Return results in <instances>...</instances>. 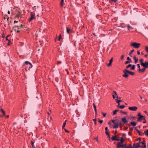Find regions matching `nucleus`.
I'll use <instances>...</instances> for the list:
<instances>
[{"mask_svg": "<svg viewBox=\"0 0 148 148\" xmlns=\"http://www.w3.org/2000/svg\"><path fill=\"white\" fill-rule=\"evenodd\" d=\"M25 64H24V65H25V64L26 65L25 66V70L26 71H27V69L28 68V70H29L32 67V64L29 62L26 61L25 62Z\"/></svg>", "mask_w": 148, "mask_h": 148, "instance_id": "1", "label": "nucleus"}, {"mask_svg": "<svg viewBox=\"0 0 148 148\" xmlns=\"http://www.w3.org/2000/svg\"><path fill=\"white\" fill-rule=\"evenodd\" d=\"M21 12L18 10H17L16 12L15 17L18 18L19 19V21H21V19L22 17L21 16Z\"/></svg>", "mask_w": 148, "mask_h": 148, "instance_id": "2", "label": "nucleus"}, {"mask_svg": "<svg viewBox=\"0 0 148 148\" xmlns=\"http://www.w3.org/2000/svg\"><path fill=\"white\" fill-rule=\"evenodd\" d=\"M30 17L28 20L29 22H30L32 20L35 19L36 18L35 13L34 12H30Z\"/></svg>", "mask_w": 148, "mask_h": 148, "instance_id": "3", "label": "nucleus"}, {"mask_svg": "<svg viewBox=\"0 0 148 148\" xmlns=\"http://www.w3.org/2000/svg\"><path fill=\"white\" fill-rule=\"evenodd\" d=\"M140 44L136 42H132L130 45L131 46L136 48H138L140 47Z\"/></svg>", "mask_w": 148, "mask_h": 148, "instance_id": "4", "label": "nucleus"}, {"mask_svg": "<svg viewBox=\"0 0 148 148\" xmlns=\"http://www.w3.org/2000/svg\"><path fill=\"white\" fill-rule=\"evenodd\" d=\"M123 72L124 74L122 75L123 77L125 78H128L129 75H128V73H127V69H125L123 70Z\"/></svg>", "mask_w": 148, "mask_h": 148, "instance_id": "5", "label": "nucleus"}, {"mask_svg": "<svg viewBox=\"0 0 148 148\" xmlns=\"http://www.w3.org/2000/svg\"><path fill=\"white\" fill-rule=\"evenodd\" d=\"M128 109L132 111H136L138 109V108L136 106L130 107L128 108Z\"/></svg>", "mask_w": 148, "mask_h": 148, "instance_id": "6", "label": "nucleus"}, {"mask_svg": "<svg viewBox=\"0 0 148 148\" xmlns=\"http://www.w3.org/2000/svg\"><path fill=\"white\" fill-rule=\"evenodd\" d=\"M121 120L122 122L124 123L123 124L126 123L128 121L126 119V118L125 117L122 118L121 119Z\"/></svg>", "mask_w": 148, "mask_h": 148, "instance_id": "7", "label": "nucleus"}, {"mask_svg": "<svg viewBox=\"0 0 148 148\" xmlns=\"http://www.w3.org/2000/svg\"><path fill=\"white\" fill-rule=\"evenodd\" d=\"M145 116H140L138 118H137V121L138 122H140L141 120H143L142 119H143L145 118Z\"/></svg>", "mask_w": 148, "mask_h": 148, "instance_id": "8", "label": "nucleus"}, {"mask_svg": "<svg viewBox=\"0 0 148 148\" xmlns=\"http://www.w3.org/2000/svg\"><path fill=\"white\" fill-rule=\"evenodd\" d=\"M112 141L116 140L117 141H119L120 140V139L116 138V136H112Z\"/></svg>", "mask_w": 148, "mask_h": 148, "instance_id": "9", "label": "nucleus"}, {"mask_svg": "<svg viewBox=\"0 0 148 148\" xmlns=\"http://www.w3.org/2000/svg\"><path fill=\"white\" fill-rule=\"evenodd\" d=\"M144 67L146 68H148V62H145V63L142 65Z\"/></svg>", "mask_w": 148, "mask_h": 148, "instance_id": "10", "label": "nucleus"}, {"mask_svg": "<svg viewBox=\"0 0 148 148\" xmlns=\"http://www.w3.org/2000/svg\"><path fill=\"white\" fill-rule=\"evenodd\" d=\"M117 148H123V143H118L116 145Z\"/></svg>", "mask_w": 148, "mask_h": 148, "instance_id": "11", "label": "nucleus"}, {"mask_svg": "<svg viewBox=\"0 0 148 148\" xmlns=\"http://www.w3.org/2000/svg\"><path fill=\"white\" fill-rule=\"evenodd\" d=\"M114 125H112V127L113 128L116 129L118 128V124L116 122L114 123Z\"/></svg>", "mask_w": 148, "mask_h": 148, "instance_id": "12", "label": "nucleus"}, {"mask_svg": "<svg viewBox=\"0 0 148 148\" xmlns=\"http://www.w3.org/2000/svg\"><path fill=\"white\" fill-rule=\"evenodd\" d=\"M113 61V58H112L111 59L109 60V63L107 64L108 66H109L111 65Z\"/></svg>", "mask_w": 148, "mask_h": 148, "instance_id": "13", "label": "nucleus"}, {"mask_svg": "<svg viewBox=\"0 0 148 148\" xmlns=\"http://www.w3.org/2000/svg\"><path fill=\"white\" fill-rule=\"evenodd\" d=\"M146 69V68L144 67L142 69H139L138 70V71L139 72H141L143 73L145 71Z\"/></svg>", "mask_w": 148, "mask_h": 148, "instance_id": "14", "label": "nucleus"}, {"mask_svg": "<svg viewBox=\"0 0 148 148\" xmlns=\"http://www.w3.org/2000/svg\"><path fill=\"white\" fill-rule=\"evenodd\" d=\"M66 32L68 34H70L72 30L68 27H66Z\"/></svg>", "mask_w": 148, "mask_h": 148, "instance_id": "15", "label": "nucleus"}, {"mask_svg": "<svg viewBox=\"0 0 148 148\" xmlns=\"http://www.w3.org/2000/svg\"><path fill=\"white\" fill-rule=\"evenodd\" d=\"M127 73L128 74L130 75H134L135 74V73L134 72L131 71L127 70Z\"/></svg>", "mask_w": 148, "mask_h": 148, "instance_id": "16", "label": "nucleus"}, {"mask_svg": "<svg viewBox=\"0 0 148 148\" xmlns=\"http://www.w3.org/2000/svg\"><path fill=\"white\" fill-rule=\"evenodd\" d=\"M114 92L115 93V95H114L112 96L113 98L114 99L115 98V96H116V98H117L118 99H120V97H118V96H117V93H116V92L114 91Z\"/></svg>", "mask_w": 148, "mask_h": 148, "instance_id": "17", "label": "nucleus"}, {"mask_svg": "<svg viewBox=\"0 0 148 148\" xmlns=\"http://www.w3.org/2000/svg\"><path fill=\"white\" fill-rule=\"evenodd\" d=\"M120 142H119L118 143H123V142L124 141V140L123 138V137H122L121 139H120Z\"/></svg>", "mask_w": 148, "mask_h": 148, "instance_id": "18", "label": "nucleus"}, {"mask_svg": "<svg viewBox=\"0 0 148 148\" xmlns=\"http://www.w3.org/2000/svg\"><path fill=\"white\" fill-rule=\"evenodd\" d=\"M130 124L131 125L133 126H135L136 125V123L134 121L131 122H130Z\"/></svg>", "mask_w": 148, "mask_h": 148, "instance_id": "19", "label": "nucleus"}, {"mask_svg": "<svg viewBox=\"0 0 148 148\" xmlns=\"http://www.w3.org/2000/svg\"><path fill=\"white\" fill-rule=\"evenodd\" d=\"M144 133L145 135L148 136V130H145Z\"/></svg>", "mask_w": 148, "mask_h": 148, "instance_id": "20", "label": "nucleus"}, {"mask_svg": "<svg viewBox=\"0 0 148 148\" xmlns=\"http://www.w3.org/2000/svg\"><path fill=\"white\" fill-rule=\"evenodd\" d=\"M134 51V49H132L131 51L130 52L129 54V55L131 57H132V54Z\"/></svg>", "mask_w": 148, "mask_h": 148, "instance_id": "21", "label": "nucleus"}, {"mask_svg": "<svg viewBox=\"0 0 148 148\" xmlns=\"http://www.w3.org/2000/svg\"><path fill=\"white\" fill-rule=\"evenodd\" d=\"M67 120H66L65 122H64V123H63V125L62 126V129H65L64 128V127L65 126V125H66V121Z\"/></svg>", "mask_w": 148, "mask_h": 148, "instance_id": "22", "label": "nucleus"}, {"mask_svg": "<svg viewBox=\"0 0 148 148\" xmlns=\"http://www.w3.org/2000/svg\"><path fill=\"white\" fill-rule=\"evenodd\" d=\"M116 103H118V104H119V105H120V102H121L122 101L121 100H119V99H116Z\"/></svg>", "mask_w": 148, "mask_h": 148, "instance_id": "23", "label": "nucleus"}, {"mask_svg": "<svg viewBox=\"0 0 148 148\" xmlns=\"http://www.w3.org/2000/svg\"><path fill=\"white\" fill-rule=\"evenodd\" d=\"M34 141H35L34 140V141H31V144L33 148H35V146L34 144Z\"/></svg>", "mask_w": 148, "mask_h": 148, "instance_id": "24", "label": "nucleus"}, {"mask_svg": "<svg viewBox=\"0 0 148 148\" xmlns=\"http://www.w3.org/2000/svg\"><path fill=\"white\" fill-rule=\"evenodd\" d=\"M0 111L2 113L3 116H5V112L2 108L0 110Z\"/></svg>", "mask_w": 148, "mask_h": 148, "instance_id": "25", "label": "nucleus"}, {"mask_svg": "<svg viewBox=\"0 0 148 148\" xmlns=\"http://www.w3.org/2000/svg\"><path fill=\"white\" fill-rule=\"evenodd\" d=\"M14 28L16 29V30H18L19 29V26H16L15 25L13 27V29H14Z\"/></svg>", "mask_w": 148, "mask_h": 148, "instance_id": "26", "label": "nucleus"}, {"mask_svg": "<svg viewBox=\"0 0 148 148\" xmlns=\"http://www.w3.org/2000/svg\"><path fill=\"white\" fill-rule=\"evenodd\" d=\"M119 111V110H115L114 111H113V115H115L116 114H117L116 112Z\"/></svg>", "mask_w": 148, "mask_h": 148, "instance_id": "27", "label": "nucleus"}, {"mask_svg": "<svg viewBox=\"0 0 148 148\" xmlns=\"http://www.w3.org/2000/svg\"><path fill=\"white\" fill-rule=\"evenodd\" d=\"M143 59H140L139 60V61L140 62V64L141 66H142V65L144 63H143Z\"/></svg>", "mask_w": 148, "mask_h": 148, "instance_id": "28", "label": "nucleus"}, {"mask_svg": "<svg viewBox=\"0 0 148 148\" xmlns=\"http://www.w3.org/2000/svg\"><path fill=\"white\" fill-rule=\"evenodd\" d=\"M64 0H61L60 5L61 7H63V6Z\"/></svg>", "mask_w": 148, "mask_h": 148, "instance_id": "29", "label": "nucleus"}, {"mask_svg": "<svg viewBox=\"0 0 148 148\" xmlns=\"http://www.w3.org/2000/svg\"><path fill=\"white\" fill-rule=\"evenodd\" d=\"M133 148H138V147L137 145V144L136 143H134L133 144Z\"/></svg>", "mask_w": 148, "mask_h": 148, "instance_id": "30", "label": "nucleus"}, {"mask_svg": "<svg viewBox=\"0 0 148 148\" xmlns=\"http://www.w3.org/2000/svg\"><path fill=\"white\" fill-rule=\"evenodd\" d=\"M117 1V0H110V2L111 3L113 2H114V3H116Z\"/></svg>", "mask_w": 148, "mask_h": 148, "instance_id": "31", "label": "nucleus"}, {"mask_svg": "<svg viewBox=\"0 0 148 148\" xmlns=\"http://www.w3.org/2000/svg\"><path fill=\"white\" fill-rule=\"evenodd\" d=\"M132 67L130 69L131 70H134L135 69V65H132Z\"/></svg>", "mask_w": 148, "mask_h": 148, "instance_id": "32", "label": "nucleus"}, {"mask_svg": "<svg viewBox=\"0 0 148 148\" xmlns=\"http://www.w3.org/2000/svg\"><path fill=\"white\" fill-rule=\"evenodd\" d=\"M132 66V65L131 64H129L126 67V69H128L129 67H131Z\"/></svg>", "mask_w": 148, "mask_h": 148, "instance_id": "33", "label": "nucleus"}, {"mask_svg": "<svg viewBox=\"0 0 148 148\" xmlns=\"http://www.w3.org/2000/svg\"><path fill=\"white\" fill-rule=\"evenodd\" d=\"M119 125L120 127V128H121L123 126V125H122V123L121 122H120L119 123Z\"/></svg>", "mask_w": 148, "mask_h": 148, "instance_id": "34", "label": "nucleus"}, {"mask_svg": "<svg viewBox=\"0 0 148 148\" xmlns=\"http://www.w3.org/2000/svg\"><path fill=\"white\" fill-rule=\"evenodd\" d=\"M127 59L128 60V61H129L130 62H132V60L131 58H130L129 57H127Z\"/></svg>", "mask_w": 148, "mask_h": 148, "instance_id": "35", "label": "nucleus"}, {"mask_svg": "<svg viewBox=\"0 0 148 148\" xmlns=\"http://www.w3.org/2000/svg\"><path fill=\"white\" fill-rule=\"evenodd\" d=\"M127 146L126 144H123V148H127Z\"/></svg>", "mask_w": 148, "mask_h": 148, "instance_id": "36", "label": "nucleus"}, {"mask_svg": "<svg viewBox=\"0 0 148 148\" xmlns=\"http://www.w3.org/2000/svg\"><path fill=\"white\" fill-rule=\"evenodd\" d=\"M125 107V105H122L120 106V107H119V108L121 109H123Z\"/></svg>", "mask_w": 148, "mask_h": 148, "instance_id": "37", "label": "nucleus"}, {"mask_svg": "<svg viewBox=\"0 0 148 148\" xmlns=\"http://www.w3.org/2000/svg\"><path fill=\"white\" fill-rule=\"evenodd\" d=\"M141 148H146V144L143 145L142 146H141Z\"/></svg>", "mask_w": 148, "mask_h": 148, "instance_id": "38", "label": "nucleus"}, {"mask_svg": "<svg viewBox=\"0 0 148 148\" xmlns=\"http://www.w3.org/2000/svg\"><path fill=\"white\" fill-rule=\"evenodd\" d=\"M134 129L137 131L138 133H139L140 131L137 129L136 127H135Z\"/></svg>", "mask_w": 148, "mask_h": 148, "instance_id": "39", "label": "nucleus"}, {"mask_svg": "<svg viewBox=\"0 0 148 148\" xmlns=\"http://www.w3.org/2000/svg\"><path fill=\"white\" fill-rule=\"evenodd\" d=\"M120 112L124 114H127V112H124L122 110H121L120 111Z\"/></svg>", "mask_w": 148, "mask_h": 148, "instance_id": "40", "label": "nucleus"}, {"mask_svg": "<svg viewBox=\"0 0 148 148\" xmlns=\"http://www.w3.org/2000/svg\"><path fill=\"white\" fill-rule=\"evenodd\" d=\"M138 133V134L140 136H142L144 135V133H141L140 131L139 133Z\"/></svg>", "mask_w": 148, "mask_h": 148, "instance_id": "41", "label": "nucleus"}, {"mask_svg": "<svg viewBox=\"0 0 148 148\" xmlns=\"http://www.w3.org/2000/svg\"><path fill=\"white\" fill-rule=\"evenodd\" d=\"M93 121L94 122V124L95 125H97V122H96V119H93Z\"/></svg>", "mask_w": 148, "mask_h": 148, "instance_id": "42", "label": "nucleus"}, {"mask_svg": "<svg viewBox=\"0 0 148 148\" xmlns=\"http://www.w3.org/2000/svg\"><path fill=\"white\" fill-rule=\"evenodd\" d=\"M99 120V122L100 123H102L103 122V121L102 120H101L99 118L98 119Z\"/></svg>", "mask_w": 148, "mask_h": 148, "instance_id": "43", "label": "nucleus"}, {"mask_svg": "<svg viewBox=\"0 0 148 148\" xmlns=\"http://www.w3.org/2000/svg\"><path fill=\"white\" fill-rule=\"evenodd\" d=\"M117 121V119H116V120H111V121L114 124V123L115 122V121Z\"/></svg>", "mask_w": 148, "mask_h": 148, "instance_id": "44", "label": "nucleus"}, {"mask_svg": "<svg viewBox=\"0 0 148 148\" xmlns=\"http://www.w3.org/2000/svg\"><path fill=\"white\" fill-rule=\"evenodd\" d=\"M6 18H7V20L8 21V19H9V18L7 16V15H5V16L4 18V19H5Z\"/></svg>", "mask_w": 148, "mask_h": 148, "instance_id": "45", "label": "nucleus"}, {"mask_svg": "<svg viewBox=\"0 0 148 148\" xmlns=\"http://www.w3.org/2000/svg\"><path fill=\"white\" fill-rule=\"evenodd\" d=\"M128 29L130 30V29L132 28L130 26V25L128 24L127 25Z\"/></svg>", "mask_w": 148, "mask_h": 148, "instance_id": "46", "label": "nucleus"}, {"mask_svg": "<svg viewBox=\"0 0 148 148\" xmlns=\"http://www.w3.org/2000/svg\"><path fill=\"white\" fill-rule=\"evenodd\" d=\"M143 119V120H144L143 122V123H146L147 121L145 119V118H143V119Z\"/></svg>", "mask_w": 148, "mask_h": 148, "instance_id": "47", "label": "nucleus"}, {"mask_svg": "<svg viewBox=\"0 0 148 148\" xmlns=\"http://www.w3.org/2000/svg\"><path fill=\"white\" fill-rule=\"evenodd\" d=\"M127 148H133V146H132L131 145H130L129 146H128Z\"/></svg>", "mask_w": 148, "mask_h": 148, "instance_id": "48", "label": "nucleus"}, {"mask_svg": "<svg viewBox=\"0 0 148 148\" xmlns=\"http://www.w3.org/2000/svg\"><path fill=\"white\" fill-rule=\"evenodd\" d=\"M102 114H103V116L105 117L106 115V113H104L103 112H102Z\"/></svg>", "mask_w": 148, "mask_h": 148, "instance_id": "49", "label": "nucleus"}, {"mask_svg": "<svg viewBox=\"0 0 148 148\" xmlns=\"http://www.w3.org/2000/svg\"><path fill=\"white\" fill-rule=\"evenodd\" d=\"M130 63L131 62H130L129 61H127L125 62V64H127L128 63Z\"/></svg>", "mask_w": 148, "mask_h": 148, "instance_id": "50", "label": "nucleus"}, {"mask_svg": "<svg viewBox=\"0 0 148 148\" xmlns=\"http://www.w3.org/2000/svg\"><path fill=\"white\" fill-rule=\"evenodd\" d=\"M61 37H62L61 35V34H60L59 38H58V40L60 41L61 40Z\"/></svg>", "mask_w": 148, "mask_h": 148, "instance_id": "51", "label": "nucleus"}, {"mask_svg": "<svg viewBox=\"0 0 148 148\" xmlns=\"http://www.w3.org/2000/svg\"><path fill=\"white\" fill-rule=\"evenodd\" d=\"M109 130H108V131H106V132H105V133L107 135H108L109 134Z\"/></svg>", "mask_w": 148, "mask_h": 148, "instance_id": "52", "label": "nucleus"}, {"mask_svg": "<svg viewBox=\"0 0 148 148\" xmlns=\"http://www.w3.org/2000/svg\"><path fill=\"white\" fill-rule=\"evenodd\" d=\"M6 40H8L9 42L8 43H9L10 42V40L8 39V38H7V37H6Z\"/></svg>", "mask_w": 148, "mask_h": 148, "instance_id": "53", "label": "nucleus"}, {"mask_svg": "<svg viewBox=\"0 0 148 148\" xmlns=\"http://www.w3.org/2000/svg\"><path fill=\"white\" fill-rule=\"evenodd\" d=\"M138 58L136 59V60H135V62H134L135 64H136L138 62Z\"/></svg>", "mask_w": 148, "mask_h": 148, "instance_id": "54", "label": "nucleus"}, {"mask_svg": "<svg viewBox=\"0 0 148 148\" xmlns=\"http://www.w3.org/2000/svg\"><path fill=\"white\" fill-rule=\"evenodd\" d=\"M145 142V141L144 140L143 142H141V143L143 144V145L146 144Z\"/></svg>", "mask_w": 148, "mask_h": 148, "instance_id": "55", "label": "nucleus"}, {"mask_svg": "<svg viewBox=\"0 0 148 148\" xmlns=\"http://www.w3.org/2000/svg\"><path fill=\"white\" fill-rule=\"evenodd\" d=\"M138 147L139 148L140 147H141V146L140 145V144H139V143H136Z\"/></svg>", "mask_w": 148, "mask_h": 148, "instance_id": "56", "label": "nucleus"}, {"mask_svg": "<svg viewBox=\"0 0 148 148\" xmlns=\"http://www.w3.org/2000/svg\"><path fill=\"white\" fill-rule=\"evenodd\" d=\"M136 140H138L139 141H140L141 140V138L139 137V138H137V139H136Z\"/></svg>", "mask_w": 148, "mask_h": 148, "instance_id": "57", "label": "nucleus"}, {"mask_svg": "<svg viewBox=\"0 0 148 148\" xmlns=\"http://www.w3.org/2000/svg\"><path fill=\"white\" fill-rule=\"evenodd\" d=\"M62 63V62L61 61H58L57 62V64H59Z\"/></svg>", "mask_w": 148, "mask_h": 148, "instance_id": "58", "label": "nucleus"}, {"mask_svg": "<svg viewBox=\"0 0 148 148\" xmlns=\"http://www.w3.org/2000/svg\"><path fill=\"white\" fill-rule=\"evenodd\" d=\"M64 130L65 131L68 133H70V132L68 130H66V129H65V128L64 129Z\"/></svg>", "mask_w": 148, "mask_h": 148, "instance_id": "59", "label": "nucleus"}, {"mask_svg": "<svg viewBox=\"0 0 148 148\" xmlns=\"http://www.w3.org/2000/svg\"><path fill=\"white\" fill-rule=\"evenodd\" d=\"M134 128V127H132L131 128H130V131H132L133 130Z\"/></svg>", "mask_w": 148, "mask_h": 148, "instance_id": "60", "label": "nucleus"}, {"mask_svg": "<svg viewBox=\"0 0 148 148\" xmlns=\"http://www.w3.org/2000/svg\"><path fill=\"white\" fill-rule=\"evenodd\" d=\"M51 110H50L49 112H47V114H48V115H50V114H51Z\"/></svg>", "mask_w": 148, "mask_h": 148, "instance_id": "61", "label": "nucleus"}, {"mask_svg": "<svg viewBox=\"0 0 148 148\" xmlns=\"http://www.w3.org/2000/svg\"><path fill=\"white\" fill-rule=\"evenodd\" d=\"M126 136V135L125 134H123L122 135V137H125Z\"/></svg>", "mask_w": 148, "mask_h": 148, "instance_id": "62", "label": "nucleus"}, {"mask_svg": "<svg viewBox=\"0 0 148 148\" xmlns=\"http://www.w3.org/2000/svg\"><path fill=\"white\" fill-rule=\"evenodd\" d=\"M124 55H122L121 57V59L122 60L123 59V58L124 57Z\"/></svg>", "mask_w": 148, "mask_h": 148, "instance_id": "63", "label": "nucleus"}, {"mask_svg": "<svg viewBox=\"0 0 148 148\" xmlns=\"http://www.w3.org/2000/svg\"><path fill=\"white\" fill-rule=\"evenodd\" d=\"M93 105L94 109L96 108V105H95V104L94 103H93Z\"/></svg>", "mask_w": 148, "mask_h": 148, "instance_id": "64", "label": "nucleus"}]
</instances>
